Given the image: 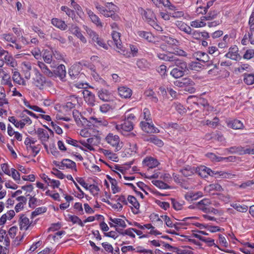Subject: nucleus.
<instances>
[{"mask_svg": "<svg viewBox=\"0 0 254 254\" xmlns=\"http://www.w3.org/2000/svg\"><path fill=\"white\" fill-rule=\"evenodd\" d=\"M4 60L7 64L10 65L11 67H14L16 65V62L15 60L12 58V56H10L8 53L7 54V55L5 56Z\"/></svg>", "mask_w": 254, "mask_h": 254, "instance_id": "35", "label": "nucleus"}, {"mask_svg": "<svg viewBox=\"0 0 254 254\" xmlns=\"http://www.w3.org/2000/svg\"><path fill=\"white\" fill-rule=\"evenodd\" d=\"M46 208L44 207H41L37 208L35 211H33L31 214V218H33L37 215H38L46 211Z\"/></svg>", "mask_w": 254, "mask_h": 254, "instance_id": "51", "label": "nucleus"}, {"mask_svg": "<svg viewBox=\"0 0 254 254\" xmlns=\"http://www.w3.org/2000/svg\"><path fill=\"white\" fill-rule=\"evenodd\" d=\"M217 15V12L216 11H210L207 16H203L202 20H210L216 17Z\"/></svg>", "mask_w": 254, "mask_h": 254, "instance_id": "57", "label": "nucleus"}, {"mask_svg": "<svg viewBox=\"0 0 254 254\" xmlns=\"http://www.w3.org/2000/svg\"><path fill=\"white\" fill-rule=\"evenodd\" d=\"M106 141L115 147V151H118L122 148L120 143V138L117 135H114L113 133H109L106 137Z\"/></svg>", "mask_w": 254, "mask_h": 254, "instance_id": "4", "label": "nucleus"}, {"mask_svg": "<svg viewBox=\"0 0 254 254\" xmlns=\"http://www.w3.org/2000/svg\"><path fill=\"white\" fill-rule=\"evenodd\" d=\"M110 220L112 221L113 223H115L116 225H118L122 228H125L127 227V225L126 224L125 221L122 219L112 218L110 217Z\"/></svg>", "mask_w": 254, "mask_h": 254, "instance_id": "39", "label": "nucleus"}, {"mask_svg": "<svg viewBox=\"0 0 254 254\" xmlns=\"http://www.w3.org/2000/svg\"><path fill=\"white\" fill-rule=\"evenodd\" d=\"M99 98L103 101H109L111 98V95L108 90L102 89L98 92Z\"/></svg>", "mask_w": 254, "mask_h": 254, "instance_id": "23", "label": "nucleus"}, {"mask_svg": "<svg viewBox=\"0 0 254 254\" xmlns=\"http://www.w3.org/2000/svg\"><path fill=\"white\" fill-rule=\"evenodd\" d=\"M52 23L54 26L62 30H65L67 27V25L64 21L58 18H53Z\"/></svg>", "mask_w": 254, "mask_h": 254, "instance_id": "17", "label": "nucleus"}, {"mask_svg": "<svg viewBox=\"0 0 254 254\" xmlns=\"http://www.w3.org/2000/svg\"><path fill=\"white\" fill-rule=\"evenodd\" d=\"M206 65L208 67H210L211 68L208 71V73L209 74H213L216 75L217 74L218 71V67L216 64H213L212 62L209 64H207Z\"/></svg>", "mask_w": 254, "mask_h": 254, "instance_id": "40", "label": "nucleus"}, {"mask_svg": "<svg viewBox=\"0 0 254 254\" xmlns=\"http://www.w3.org/2000/svg\"><path fill=\"white\" fill-rule=\"evenodd\" d=\"M176 25L182 31L185 32V33L188 34H191V28L187 25L184 22L182 21H178L176 23Z\"/></svg>", "mask_w": 254, "mask_h": 254, "instance_id": "27", "label": "nucleus"}, {"mask_svg": "<svg viewBox=\"0 0 254 254\" xmlns=\"http://www.w3.org/2000/svg\"><path fill=\"white\" fill-rule=\"evenodd\" d=\"M82 93L86 102L88 105L93 106L95 105V95L91 92L87 90H83Z\"/></svg>", "mask_w": 254, "mask_h": 254, "instance_id": "10", "label": "nucleus"}, {"mask_svg": "<svg viewBox=\"0 0 254 254\" xmlns=\"http://www.w3.org/2000/svg\"><path fill=\"white\" fill-rule=\"evenodd\" d=\"M238 51V47L236 46H234L229 48V52L225 56L233 60H237L240 57Z\"/></svg>", "mask_w": 254, "mask_h": 254, "instance_id": "11", "label": "nucleus"}, {"mask_svg": "<svg viewBox=\"0 0 254 254\" xmlns=\"http://www.w3.org/2000/svg\"><path fill=\"white\" fill-rule=\"evenodd\" d=\"M227 126L228 127L234 129H242L244 127L243 123L238 120H234L231 121H229L227 123Z\"/></svg>", "mask_w": 254, "mask_h": 254, "instance_id": "20", "label": "nucleus"}, {"mask_svg": "<svg viewBox=\"0 0 254 254\" xmlns=\"http://www.w3.org/2000/svg\"><path fill=\"white\" fill-rule=\"evenodd\" d=\"M137 34L140 38L145 39L148 42H153L154 37L151 33L140 31L137 32Z\"/></svg>", "mask_w": 254, "mask_h": 254, "instance_id": "21", "label": "nucleus"}, {"mask_svg": "<svg viewBox=\"0 0 254 254\" xmlns=\"http://www.w3.org/2000/svg\"><path fill=\"white\" fill-rule=\"evenodd\" d=\"M254 56V50L253 49L247 50L244 55V58L245 59H251Z\"/></svg>", "mask_w": 254, "mask_h": 254, "instance_id": "63", "label": "nucleus"}, {"mask_svg": "<svg viewBox=\"0 0 254 254\" xmlns=\"http://www.w3.org/2000/svg\"><path fill=\"white\" fill-rule=\"evenodd\" d=\"M151 123H151L142 121L140 122V125L142 129L147 133H158L159 130L155 127L154 125Z\"/></svg>", "mask_w": 254, "mask_h": 254, "instance_id": "7", "label": "nucleus"}, {"mask_svg": "<svg viewBox=\"0 0 254 254\" xmlns=\"http://www.w3.org/2000/svg\"><path fill=\"white\" fill-rule=\"evenodd\" d=\"M53 55L50 51H45L43 54V59L47 64H51L52 62Z\"/></svg>", "mask_w": 254, "mask_h": 254, "instance_id": "41", "label": "nucleus"}, {"mask_svg": "<svg viewBox=\"0 0 254 254\" xmlns=\"http://www.w3.org/2000/svg\"><path fill=\"white\" fill-rule=\"evenodd\" d=\"M7 103L8 102L5 98V91L3 88L0 87V106Z\"/></svg>", "mask_w": 254, "mask_h": 254, "instance_id": "45", "label": "nucleus"}, {"mask_svg": "<svg viewBox=\"0 0 254 254\" xmlns=\"http://www.w3.org/2000/svg\"><path fill=\"white\" fill-rule=\"evenodd\" d=\"M202 64L198 62H191L188 65V70H194L198 71L201 68Z\"/></svg>", "mask_w": 254, "mask_h": 254, "instance_id": "36", "label": "nucleus"}, {"mask_svg": "<svg viewBox=\"0 0 254 254\" xmlns=\"http://www.w3.org/2000/svg\"><path fill=\"white\" fill-rule=\"evenodd\" d=\"M143 163L149 168H155L159 164V162L156 159L151 157L144 159Z\"/></svg>", "mask_w": 254, "mask_h": 254, "instance_id": "19", "label": "nucleus"}, {"mask_svg": "<svg viewBox=\"0 0 254 254\" xmlns=\"http://www.w3.org/2000/svg\"><path fill=\"white\" fill-rule=\"evenodd\" d=\"M61 10L65 12V13L73 19L75 16L74 11L66 6H62L61 7Z\"/></svg>", "mask_w": 254, "mask_h": 254, "instance_id": "52", "label": "nucleus"}, {"mask_svg": "<svg viewBox=\"0 0 254 254\" xmlns=\"http://www.w3.org/2000/svg\"><path fill=\"white\" fill-rule=\"evenodd\" d=\"M214 1L212 0H210L207 2V5L206 6L204 7L203 11H199V9H201L202 8V6H199L196 9V12L198 13H201L202 14H206L207 11V9L209 8L211 6H212L213 4Z\"/></svg>", "mask_w": 254, "mask_h": 254, "instance_id": "42", "label": "nucleus"}, {"mask_svg": "<svg viewBox=\"0 0 254 254\" xmlns=\"http://www.w3.org/2000/svg\"><path fill=\"white\" fill-rule=\"evenodd\" d=\"M147 141L153 143L159 147L163 145V141L155 135H152L146 139Z\"/></svg>", "mask_w": 254, "mask_h": 254, "instance_id": "34", "label": "nucleus"}, {"mask_svg": "<svg viewBox=\"0 0 254 254\" xmlns=\"http://www.w3.org/2000/svg\"><path fill=\"white\" fill-rule=\"evenodd\" d=\"M68 73L72 79L78 78L79 76L81 75V74L79 75V72L75 70V67H70L69 69Z\"/></svg>", "mask_w": 254, "mask_h": 254, "instance_id": "47", "label": "nucleus"}, {"mask_svg": "<svg viewBox=\"0 0 254 254\" xmlns=\"http://www.w3.org/2000/svg\"><path fill=\"white\" fill-rule=\"evenodd\" d=\"M193 55L196 60L203 63L209 64L211 62V61H209V57L206 53L198 51L195 52Z\"/></svg>", "mask_w": 254, "mask_h": 254, "instance_id": "12", "label": "nucleus"}, {"mask_svg": "<svg viewBox=\"0 0 254 254\" xmlns=\"http://www.w3.org/2000/svg\"><path fill=\"white\" fill-rule=\"evenodd\" d=\"M72 115L76 124L79 125L81 123L80 120V117L82 116L81 113L77 110H74L72 111Z\"/></svg>", "mask_w": 254, "mask_h": 254, "instance_id": "54", "label": "nucleus"}, {"mask_svg": "<svg viewBox=\"0 0 254 254\" xmlns=\"http://www.w3.org/2000/svg\"><path fill=\"white\" fill-rule=\"evenodd\" d=\"M95 7L100 13L106 17H111L115 21H119L120 17L115 12L116 6L112 3H107L106 7L101 5L98 3L95 4Z\"/></svg>", "mask_w": 254, "mask_h": 254, "instance_id": "2", "label": "nucleus"}, {"mask_svg": "<svg viewBox=\"0 0 254 254\" xmlns=\"http://www.w3.org/2000/svg\"><path fill=\"white\" fill-rule=\"evenodd\" d=\"M219 119L217 117H215L212 121L206 120L205 125L209 126L211 127H215L218 125Z\"/></svg>", "mask_w": 254, "mask_h": 254, "instance_id": "50", "label": "nucleus"}, {"mask_svg": "<svg viewBox=\"0 0 254 254\" xmlns=\"http://www.w3.org/2000/svg\"><path fill=\"white\" fill-rule=\"evenodd\" d=\"M64 167L66 168L73 169L75 171H77L75 163L70 159H64L62 161L60 169H64Z\"/></svg>", "mask_w": 254, "mask_h": 254, "instance_id": "14", "label": "nucleus"}, {"mask_svg": "<svg viewBox=\"0 0 254 254\" xmlns=\"http://www.w3.org/2000/svg\"><path fill=\"white\" fill-rule=\"evenodd\" d=\"M176 252L177 254H193V252L187 249H180L177 248Z\"/></svg>", "mask_w": 254, "mask_h": 254, "instance_id": "64", "label": "nucleus"}, {"mask_svg": "<svg viewBox=\"0 0 254 254\" xmlns=\"http://www.w3.org/2000/svg\"><path fill=\"white\" fill-rule=\"evenodd\" d=\"M172 203L173 207L175 209L179 210L182 208L183 205L184 204V202H179L176 201L175 199H172Z\"/></svg>", "mask_w": 254, "mask_h": 254, "instance_id": "56", "label": "nucleus"}, {"mask_svg": "<svg viewBox=\"0 0 254 254\" xmlns=\"http://www.w3.org/2000/svg\"><path fill=\"white\" fill-rule=\"evenodd\" d=\"M24 122H17L13 116L9 117L8 118V121L12 123L14 125L17 127H20V128H23L26 124L30 125L32 123V121L28 117H26L23 119Z\"/></svg>", "mask_w": 254, "mask_h": 254, "instance_id": "9", "label": "nucleus"}, {"mask_svg": "<svg viewBox=\"0 0 254 254\" xmlns=\"http://www.w3.org/2000/svg\"><path fill=\"white\" fill-rule=\"evenodd\" d=\"M136 65L138 68L144 69L148 67L147 61L144 59L138 60L136 62Z\"/></svg>", "mask_w": 254, "mask_h": 254, "instance_id": "49", "label": "nucleus"}, {"mask_svg": "<svg viewBox=\"0 0 254 254\" xmlns=\"http://www.w3.org/2000/svg\"><path fill=\"white\" fill-rule=\"evenodd\" d=\"M37 65L40 68L42 72L49 77H53L55 74L57 76L59 77L61 79H63L65 76V68L64 64L59 65L54 70V72L50 70L47 66L42 62L38 61Z\"/></svg>", "mask_w": 254, "mask_h": 254, "instance_id": "1", "label": "nucleus"}, {"mask_svg": "<svg viewBox=\"0 0 254 254\" xmlns=\"http://www.w3.org/2000/svg\"><path fill=\"white\" fill-rule=\"evenodd\" d=\"M12 79L14 82L19 84H23L24 81L20 76V74L18 71H14L12 76Z\"/></svg>", "mask_w": 254, "mask_h": 254, "instance_id": "46", "label": "nucleus"}, {"mask_svg": "<svg viewBox=\"0 0 254 254\" xmlns=\"http://www.w3.org/2000/svg\"><path fill=\"white\" fill-rule=\"evenodd\" d=\"M88 14L90 17L92 21L97 25L102 26V23L100 20V18L98 16L95 15L92 11L89 10L88 12Z\"/></svg>", "mask_w": 254, "mask_h": 254, "instance_id": "32", "label": "nucleus"}, {"mask_svg": "<svg viewBox=\"0 0 254 254\" xmlns=\"http://www.w3.org/2000/svg\"><path fill=\"white\" fill-rule=\"evenodd\" d=\"M252 154L254 155V150L253 145L252 146H246V147H242L240 155L244 154Z\"/></svg>", "mask_w": 254, "mask_h": 254, "instance_id": "37", "label": "nucleus"}, {"mask_svg": "<svg viewBox=\"0 0 254 254\" xmlns=\"http://www.w3.org/2000/svg\"><path fill=\"white\" fill-rule=\"evenodd\" d=\"M153 184L157 187L162 189H170L171 187L167 184L159 180H156L154 181Z\"/></svg>", "mask_w": 254, "mask_h": 254, "instance_id": "48", "label": "nucleus"}, {"mask_svg": "<svg viewBox=\"0 0 254 254\" xmlns=\"http://www.w3.org/2000/svg\"><path fill=\"white\" fill-rule=\"evenodd\" d=\"M3 38L7 41L11 43H14L16 41L15 38H14L12 34H4L2 35Z\"/></svg>", "mask_w": 254, "mask_h": 254, "instance_id": "62", "label": "nucleus"}, {"mask_svg": "<svg viewBox=\"0 0 254 254\" xmlns=\"http://www.w3.org/2000/svg\"><path fill=\"white\" fill-rule=\"evenodd\" d=\"M32 83L39 89H43L46 83L45 77L39 72L36 73L35 77L33 78Z\"/></svg>", "mask_w": 254, "mask_h": 254, "instance_id": "6", "label": "nucleus"}, {"mask_svg": "<svg viewBox=\"0 0 254 254\" xmlns=\"http://www.w3.org/2000/svg\"><path fill=\"white\" fill-rule=\"evenodd\" d=\"M202 196V193L200 191H198L196 193H194L193 192H188L185 194V197L187 200L190 201L196 200Z\"/></svg>", "mask_w": 254, "mask_h": 254, "instance_id": "25", "label": "nucleus"}, {"mask_svg": "<svg viewBox=\"0 0 254 254\" xmlns=\"http://www.w3.org/2000/svg\"><path fill=\"white\" fill-rule=\"evenodd\" d=\"M84 29L90 36V37L92 39L93 42H94L95 40H98L99 36L95 32L93 31L91 29L88 28L87 27H86Z\"/></svg>", "mask_w": 254, "mask_h": 254, "instance_id": "38", "label": "nucleus"}, {"mask_svg": "<svg viewBox=\"0 0 254 254\" xmlns=\"http://www.w3.org/2000/svg\"><path fill=\"white\" fill-rule=\"evenodd\" d=\"M176 66L180 69L188 70L187 63L184 60L179 59L178 58H177L174 64L172 65H171L170 66Z\"/></svg>", "mask_w": 254, "mask_h": 254, "instance_id": "26", "label": "nucleus"}, {"mask_svg": "<svg viewBox=\"0 0 254 254\" xmlns=\"http://www.w3.org/2000/svg\"><path fill=\"white\" fill-rule=\"evenodd\" d=\"M118 92L120 96L124 98L130 97L132 94V91L130 89L124 86L119 87Z\"/></svg>", "mask_w": 254, "mask_h": 254, "instance_id": "16", "label": "nucleus"}, {"mask_svg": "<svg viewBox=\"0 0 254 254\" xmlns=\"http://www.w3.org/2000/svg\"><path fill=\"white\" fill-rule=\"evenodd\" d=\"M188 70L180 69L178 67L174 68L170 72V74L175 78L182 77Z\"/></svg>", "mask_w": 254, "mask_h": 254, "instance_id": "24", "label": "nucleus"}, {"mask_svg": "<svg viewBox=\"0 0 254 254\" xmlns=\"http://www.w3.org/2000/svg\"><path fill=\"white\" fill-rule=\"evenodd\" d=\"M244 81L249 85L254 84V74L250 73L244 74Z\"/></svg>", "mask_w": 254, "mask_h": 254, "instance_id": "31", "label": "nucleus"}, {"mask_svg": "<svg viewBox=\"0 0 254 254\" xmlns=\"http://www.w3.org/2000/svg\"><path fill=\"white\" fill-rule=\"evenodd\" d=\"M97 140V137L95 136L94 137L89 138L87 139L86 141L85 140H80L79 142L83 146L86 147L90 150H94V148L92 145L96 144V141Z\"/></svg>", "mask_w": 254, "mask_h": 254, "instance_id": "13", "label": "nucleus"}, {"mask_svg": "<svg viewBox=\"0 0 254 254\" xmlns=\"http://www.w3.org/2000/svg\"><path fill=\"white\" fill-rule=\"evenodd\" d=\"M36 133L38 135V138L42 143H43V142H46L48 140L49 135L46 130L42 128H39L36 131Z\"/></svg>", "mask_w": 254, "mask_h": 254, "instance_id": "15", "label": "nucleus"}, {"mask_svg": "<svg viewBox=\"0 0 254 254\" xmlns=\"http://www.w3.org/2000/svg\"><path fill=\"white\" fill-rule=\"evenodd\" d=\"M196 171L199 175L202 178H205L207 175L212 177L215 175H218L223 178L232 179L236 176L235 174L228 173L222 171L219 172L212 171L210 169L204 166L198 167L196 169Z\"/></svg>", "mask_w": 254, "mask_h": 254, "instance_id": "3", "label": "nucleus"}, {"mask_svg": "<svg viewBox=\"0 0 254 254\" xmlns=\"http://www.w3.org/2000/svg\"><path fill=\"white\" fill-rule=\"evenodd\" d=\"M139 11L141 13L143 20L149 24L153 22L155 20L154 19H156L154 12L150 9L144 10L142 8H140Z\"/></svg>", "mask_w": 254, "mask_h": 254, "instance_id": "5", "label": "nucleus"}, {"mask_svg": "<svg viewBox=\"0 0 254 254\" xmlns=\"http://www.w3.org/2000/svg\"><path fill=\"white\" fill-rule=\"evenodd\" d=\"M232 206L237 211L241 212H245L248 210V207L247 205H241L239 204H234Z\"/></svg>", "mask_w": 254, "mask_h": 254, "instance_id": "53", "label": "nucleus"}, {"mask_svg": "<svg viewBox=\"0 0 254 254\" xmlns=\"http://www.w3.org/2000/svg\"><path fill=\"white\" fill-rule=\"evenodd\" d=\"M116 128L117 130L121 132H128L133 129V123H131L129 121L125 120L124 123L121 124V125H116Z\"/></svg>", "mask_w": 254, "mask_h": 254, "instance_id": "8", "label": "nucleus"}, {"mask_svg": "<svg viewBox=\"0 0 254 254\" xmlns=\"http://www.w3.org/2000/svg\"><path fill=\"white\" fill-rule=\"evenodd\" d=\"M132 230H133V228H130L127 229L125 230L124 231L122 229H119L118 228H116V231H117L119 233L123 235H128L132 238H134L135 237V234L132 232Z\"/></svg>", "mask_w": 254, "mask_h": 254, "instance_id": "30", "label": "nucleus"}, {"mask_svg": "<svg viewBox=\"0 0 254 254\" xmlns=\"http://www.w3.org/2000/svg\"><path fill=\"white\" fill-rule=\"evenodd\" d=\"M173 54H174L176 56H179L184 57L187 56V53L185 51L179 48L174 50Z\"/></svg>", "mask_w": 254, "mask_h": 254, "instance_id": "60", "label": "nucleus"}, {"mask_svg": "<svg viewBox=\"0 0 254 254\" xmlns=\"http://www.w3.org/2000/svg\"><path fill=\"white\" fill-rule=\"evenodd\" d=\"M198 104H200L202 105L204 108H206L207 110H213V107L210 106L208 103L207 101L203 98H200L198 100H197Z\"/></svg>", "mask_w": 254, "mask_h": 254, "instance_id": "43", "label": "nucleus"}, {"mask_svg": "<svg viewBox=\"0 0 254 254\" xmlns=\"http://www.w3.org/2000/svg\"><path fill=\"white\" fill-rule=\"evenodd\" d=\"M196 207L199 210L202 211L203 212L206 213H209V207H207L204 205L201 204L199 202L196 204Z\"/></svg>", "mask_w": 254, "mask_h": 254, "instance_id": "61", "label": "nucleus"}, {"mask_svg": "<svg viewBox=\"0 0 254 254\" xmlns=\"http://www.w3.org/2000/svg\"><path fill=\"white\" fill-rule=\"evenodd\" d=\"M124 117L125 121H128L131 123H133V121H134L135 118L134 114L130 113L129 111H127L125 113Z\"/></svg>", "mask_w": 254, "mask_h": 254, "instance_id": "55", "label": "nucleus"}, {"mask_svg": "<svg viewBox=\"0 0 254 254\" xmlns=\"http://www.w3.org/2000/svg\"><path fill=\"white\" fill-rule=\"evenodd\" d=\"M20 228L21 229L27 230L29 226V219L22 215L20 218Z\"/></svg>", "mask_w": 254, "mask_h": 254, "instance_id": "29", "label": "nucleus"}, {"mask_svg": "<svg viewBox=\"0 0 254 254\" xmlns=\"http://www.w3.org/2000/svg\"><path fill=\"white\" fill-rule=\"evenodd\" d=\"M88 190H89L91 193L93 195L98 194V192L100 190L99 187L95 185H90L88 186Z\"/></svg>", "mask_w": 254, "mask_h": 254, "instance_id": "59", "label": "nucleus"}, {"mask_svg": "<svg viewBox=\"0 0 254 254\" xmlns=\"http://www.w3.org/2000/svg\"><path fill=\"white\" fill-rule=\"evenodd\" d=\"M69 220L71 221L73 224H78L80 226L83 227L84 224L81 219L75 215H68Z\"/></svg>", "mask_w": 254, "mask_h": 254, "instance_id": "44", "label": "nucleus"}, {"mask_svg": "<svg viewBox=\"0 0 254 254\" xmlns=\"http://www.w3.org/2000/svg\"><path fill=\"white\" fill-rule=\"evenodd\" d=\"M127 200L136 209L135 211H132L133 213L138 214L140 205L136 198L132 195H129L127 197Z\"/></svg>", "mask_w": 254, "mask_h": 254, "instance_id": "18", "label": "nucleus"}, {"mask_svg": "<svg viewBox=\"0 0 254 254\" xmlns=\"http://www.w3.org/2000/svg\"><path fill=\"white\" fill-rule=\"evenodd\" d=\"M112 38L117 48L119 49H121V41L120 39V33L116 31H113L112 34Z\"/></svg>", "mask_w": 254, "mask_h": 254, "instance_id": "28", "label": "nucleus"}, {"mask_svg": "<svg viewBox=\"0 0 254 254\" xmlns=\"http://www.w3.org/2000/svg\"><path fill=\"white\" fill-rule=\"evenodd\" d=\"M93 43H96L99 47H102L105 50H107L108 49V45L105 43L104 40L100 37H98V40H95Z\"/></svg>", "mask_w": 254, "mask_h": 254, "instance_id": "58", "label": "nucleus"}, {"mask_svg": "<svg viewBox=\"0 0 254 254\" xmlns=\"http://www.w3.org/2000/svg\"><path fill=\"white\" fill-rule=\"evenodd\" d=\"M206 156L210 158L212 161H216V162H220L223 160H229L232 161L233 159L232 156H230L228 157H218L215 154L213 153H209L206 154Z\"/></svg>", "mask_w": 254, "mask_h": 254, "instance_id": "22", "label": "nucleus"}, {"mask_svg": "<svg viewBox=\"0 0 254 254\" xmlns=\"http://www.w3.org/2000/svg\"><path fill=\"white\" fill-rule=\"evenodd\" d=\"M51 37L53 40H58L62 44H64L66 42V39L56 32H52L51 33Z\"/></svg>", "mask_w": 254, "mask_h": 254, "instance_id": "33", "label": "nucleus"}]
</instances>
